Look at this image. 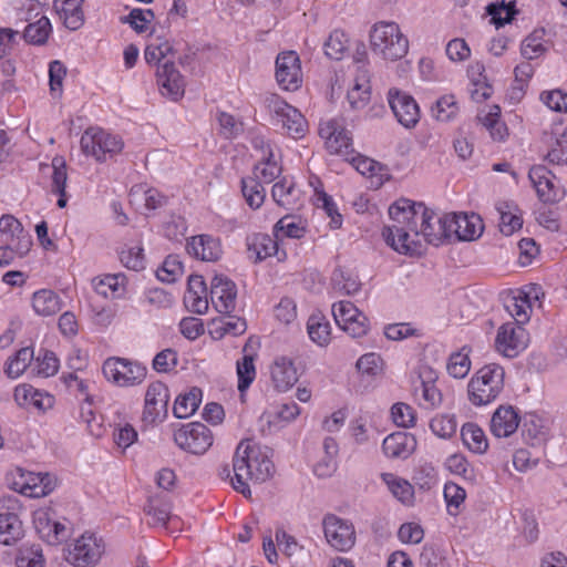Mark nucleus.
Instances as JSON below:
<instances>
[{"mask_svg": "<svg viewBox=\"0 0 567 567\" xmlns=\"http://www.w3.org/2000/svg\"><path fill=\"white\" fill-rule=\"evenodd\" d=\"M391 224L382 230L385 243L396 252L420 256L426 245L439 246L453 235L463 241L475 240L483 234L482 218L472 214L439 215L423 203L406 198L389 207Z\"/></svg>", "mask_w": 567, "mask_h": 567, "instance_id": "nucleus-1", "label": "nucleus"}, {"mask_svg": "<svg viewBox=\"0 0 567 567\" xmlns=\"http://www.w3.org/2000/svg\"><path fill=\"white\" fill-rule=\"evenodd\" d=\"M275 472L271 451L250 440L241 441L234 453L233 464H223L218 468L221 480L229 481L233 488L250 497V482L262 483Z\"/></svg>", "mask_w": 567, "mask_h": 567, "instance_id": "nucleus-2", "label": "nucleus"}, {"mask_svg": "<svg viewBox=\"0 0 567 567\" xmlns=\"http://www.w3.org/2000/svg\"><path fill=\"white\" fill-rule=\"evenodd\" d=\"M371 51L386 61H396L409 52V40L393 21H379L369 33Z\"/></svg>", "mask_w": 567, "mask_h": 567, "instance_id": "nucleus-3", "label": "nucleus"}, {"mask_svg": "<svg viewBox=\"0 0 567 567\" xmlns=\"http://www.w3.org/2000/svg\"><path fill=\"white\" fill-rule=\"evenodd\" d=\"M505 371L496 363L482 367L467 384L468 401L475 406L494 402L504 389Z\"/></svg>", "mask_w": 567, "mask_h": 567, "instance_id": "nucleus-4", "label": "nucleus"}, {"mask_svg": "<svg viewBox=\"0 0 567 567\" xmlns=\"http://www.w3.org/2000/svg\"><path fill=\"white\" fill-rule=\"evenodd\" d=\"M264 104L270 116V123L279 127L284 134L296 140L306 135L308 123L297 107L288 104L277 94L267 95Z\"/></svg>", "mask_w": 567, "mask_h": 567, "instance_id": "nucleus-5", "label": "nucleus"}, {"mask_svg": "<svg viewBox=\"0 0 567 567\" xmlns=\"http://www.w3.org/2000/svg\"><path fill=\"white\" fill-rule=\"evenodd\" d=\"M102 373L115 386L133 388L145 381L147 368L136 360L110 357L102 364Z\"/></svg>", "mask_w": 567, "mask_h": 567, "instance_id": "nucleus-6", "label": "nucleus"}, {"mask_svg": "<svg viewBox=\"0 0 567 567\" xmlns=\"http://www.w3.org/2000/svg\"><path fill=\"white\" fill-rule=\"evenodd\" d=\"M81 151L97 162H105L120 154L124 147L122 138L100 127H89L80 141Z\"/></svg>", "mask_w": 567, "mask_h": 567, "instance_id": "nucleus-7", "label": "nucleus"}, {"mask_svg": "<svg viewBox=\"0 0 567 567\" xmlns=\"http://www.w3.org/2000/svg\"><path fill=\"white\" fill-rule=\"evenodd\" d=\"M105 553V543L95 533L85 532L66 548V560L75 567H94Z\"/></svg>", "mask_w": 567, "mask_h": 567, "instance_id": "nucleus-8", "label": "nucleus"}, {"mask_svg": "<svg viewBox=\"0 0 567 567\" xmlns=\"http://www.w3.org/2000/svg\"><path fill=\"white\" fill-rule=\"evenodd\" d=\"M174 442L187 453L202 455L213 445L214 435L205 424L190 422L174 432Z\"/></svg>", "mask_w": 567, "mask_h": 567, "instance_id": "nucleus-9", "label": "nucleus"}, {"mask_svg": "<svg viewBox=\"0 0 567 567\" xmlns=\"http://www.w3.org/2000/svg\"><path fill=\"white\" fill-rule=\"evenodd\" d=\"M32 517L37 533L49 545H59L69 537L70 528L65 519L61 520L52 507H39Z\"/></svg>", "mask_w": 567, "mask_h": 567, "instance_id": "nucleus-10", "label": "nucleus"}, {"mask_svg": "<svg viewBox=\"0 0 567 567\" xmlns=\"http://www.w3.org/2000/svg\"><path fill=\"white\" fill-rule=\"evenodd\" d=\"M528 177L537 196L544 204H556L565 197L560 181L545 166L537 165L529 169Z\"/></svg>", "mask_w": 567, "mask_h": 567, "instance_id": "nucleus-11", "label": "nucleus"}, {"mask_svg": "<svg viewBox=\"0 0 567 567\" xmlns=\"http://www.w3.org/2000/svg\"><path fill=\"white\" fill-rule=\"evenodd\" d=\"M336 323L353 338L367 334L369 320L351 301L341 300L332 305Z\"/></svg>", "mask_w": 567, "mask_h": 567, "instance_id": "nucleus-12", "label": "nucleus"}, {"mask_svg": "<svg viewBox=\"0 0 567 567\" xmlns=\"http://www.w3.org/2000/svg\"><path fill=\"white\" fill-rule=\"evenodd\" d=\"M319 135L330 154L348 155L352 151V137L342 118L321 121Z\"/></svg>", "mask_w": 567, "mask_h": 567, "instance_id": "nucleus-13", "label": "nucleus"}, {"mask_svg": "<svg viewBox=\"0 0 567 567\" xmlns=\"http://www.w3.org/2000/svg\"><path fill=\"white\" fill-rule=\"evenodd\" d=\"M323 533L328 544L339 551L351 549L355 543V532L351 522L330 514L323 518Z\"/></svg>", "mask_w": 567, "mask_h": 567, "instance_id": "nucleus-14", "label": "nucleus"}, {"mask_svg": "<svg viewBox=\"0 0 567 567\" xmlns=\"http://www.w3.org/2000/svg\"><path fill=\"white\" fill-rule=\"evenodd\" d=\"M168 402L167 385L161 381L150 383L144 398L143 420L146 423L162 422L167 416Z\"/></svg>", "mask_w": 567, "mask_h": 567, "instance_id": "nucleus-15", "label": "nucleus"}, {"mask_svg": "<svg viewBox=\"0 0 567 567\" xmlns=\"http://www.w3.org/2000/svg\"><path fill=\"white\" fill-rule=\"evenodd\" d=\"M276 81L286 91H296L302 84V71L299 55L295 51H285L276 59Z\"/></svg>", "mask_w": 567, "mask_h": 567, "instance_id": "nucleus-16", "label": "nucleus"}, {"mask_svg": "<svg viewBox=\"0 0 567 567\" xmlns=\"http://www.w3.org/2000/svg\"><path fill=\"white\" fill-rule=\"evenodd\" d=\"M527 332L520 324L506 322L497 330L495 347L504 357L515 358L527 347Z\"/></svg>", "mask_w": 567, "mask_h": 567, "instance_id": "nucleus-17", "label": "nucleus"}, {"mask_svg": "<svg viewBox=\"0 0 567 567\" xmlns=\"http://www.w3.org/2000/svg\"><path fill=\"white\" fill-rule=\"evenodd\" d=\"M389 105L398 122L406 127H414L420 121V107L410 94L398 89H390L388 92Z\"/></svg>", "mask_w": 567, "mask_h": 567, "instance_id": "nucleus-18", "label": "nucleus"}, {"mask_svg": "<svg viewBox=\"0 0 567 567\" xmlns=\"http://www.w3.org/2000/svg\"><path fill=\"white\" fill-rule=\"evenodd\" d=\"M300 369L293 358L278 355L269 365L270 380L274 388L279 392H287L299 380Z\"/></svg>", "mask_w": 567, "mask_h": 567, "instance_id": "nucleus-19", "label": "nucleus"}, {"mask_svg": "<svg viewBox=\"0 0 567 567\" xmlns=\"http://www.w3.org/2000/svg\"><path fill=\"white\" fill-rule=\"evenodd\" d=\"M0 243L14 245L19 256L23 257L32 246V238L14 216L3 215L0 218Z\"/></svg>", "mask_w": 567, "mask_h": 567, "instance_id": "nucleus-20", "label": "nucleus"}, {"mask_svg": "<svg viewBox=\"0 0 567 567\" xmlns=\"http://www.w3.org/2000/svg\"><path fill=\"white\" fill-rule=\"evenodd\" d=\"M237 289L234 281L216 275L210 282V301L220 313H230L236 308Z\"/></svg>", "mask_w": 567, "mask_h": 567, "instance_id": "nucleus-21", "label": "nucleus"}, {"mask_svg": "<svg viewBox=\"0 0 567 567\" xmlns=\"http://www.w3.org/2000/svg\"><path fill=\"white\" fill-rule=\"evenodd\" d=\"M16 403L23 409H34L45 412L53 408L55 399L47 391L39 390L31 384H19L13 392Z\"/></svg>", "mask_w": 567, "mask_h": 567, "instance_id": "nucleus-22", "label": "nucleus"}, {"mask_svg": "<svg viewBox=\"0 0 567 567\" xmlns=\"http://www.w3.org/2000/svg\"><path fill=\"white\" fill-rule=\"evenodd\" d=\"M157 85L163 95L173 101L179 100L185 92V81L174 63L166 61L157 69Z\"/></svg>", "mask_w": 567, "mask_h": 567, "instance_id": "nucleus-23", "label": "nucleus"}, {"mask_svg": "<svg viewBox=\"0 0 567 567\" xmlns=\"http://www.w3.org/2000/svg\"><path fill=\"white\" fill-rule=\"evenodd\" d=\"M520 423L518 411L512 405H499L493 413L489 422L491 433L497 437H509Z\"/></svg>", "mask_w": 567, "mask_h": 567, "instance_id": "nucleus-24", "label": "nucleus"}, {"mask_svg": "<svg viewBox=\"0 0 567 567\" xmlns=\"http://www.w3.org/2000/svg\"><path fill=\"white\" fill-rule=\"evenodd\" d=\"M187 252L202 261H217L223 255L219 238L212 235H197L188 239Z\"/></svg>", "mask_w": 567, "mask_h": 567, "instance_id": "nucleus-25", "label": "nucleus"}, {"mask_svg": "<svg viewBox=\"0 0 567 567\" xmlns=\"http://www.w3.org/2000/svg\"><path fill=\"white\" fill-rule=\"evenodd\" d=\"M184 303L190 312L197 315H204L208 310V293L202 276L193 275L188 278Z\"/></svg>", "mask_w": 567, "mask_h": 567, "instance_id": "nucleus-26", "label": "nucleus"}, {"mask_svg": "<svg viewBox=\"0 0 567 567\" xmlns=\"http://www.w3.org/2000/svg\"><path fill=\"white\" fill-rule=\"evenodd\" d=\"M247 258L260 262L278 254V241L267 234H252L246 238Z\"/></svg>", "mask_w": 567, "mask_h": 567, "instance_id": "nucleus-27", "label": "nucleus"}, {"mask_svg": "<svg viewBox=\"0 0 567 567\" xmlns=\"http://www.w3.org/2000/svg\"><path fill=\"white\" fill-rule=\"evenodd\" d=\"M416 447L414 435L406 432H395L388 435L382 443L385 456L391 458H406Z\"/></svg>", "mask_w": 567, "mask_h": 567, "instance_id": "nucleus-28", "label": "nucleus"}, {"mask_svg": "<svg viewBox=\"0 0 567 567\" xmlns=\"http://www.w3.org/2000/svg\"><path fill=\"white\" fill-rule=\"evenodd\" d=\"M300 189L292 178L284 176L271 188V196L278 206L286 209H296L300 204Z\"/></svg>", "mask_w": 567, "mask_h": 567, "instance_id": "nucleus-29", "label": "nucleus"}, {"mask_svg": "<svg viewBox=\"0 0 567 567\" xmlns=\"http://www.w3.org/2000/svg\"><path fill=\"white\" fill-rule=\"evenodd\" d=\"M96 293L107 299H121L126 293L127 278L124 274H109L93 280Z\"/></svg>", "mask_w": 567, "mask_h": 567, "instance_id": "nucleus-30", "label": "nucleus"}, {"mask_svg": "<svg viewBox=\"0 0 567 567\" xmlns=\"http://www.w3.org/2000/svg\"><path fill=\"white\" fill-rule=\"evenodd\" d=\"M23 477L20 493L24 496L38 498L50 494L54 489V480L48 473H29Z\"/></svg>", "mask_w": 567, "mask_h": 567, "instance_id": "nucleus-31", "label": "nucleus"}, {"mask_svg": "<svg viewBox=\"0 0 567 567\" xmlns=\"http://www.w3.org/2000/svg\"><path fill=\"white\" fill-rule=\"evenodd\" d=\"M82 2L83 0H54L53 2L55 12L70 30H78L83 24Z\"/></svg>", "mask_w": 567, "mask_h": 567, "instance_id": "nucleus-32", "label": "nucleus"}, {"mask_svg": "<svg viewBox=\"0 0 567 567\" xmlns=\"http://www.w3.org/2000/svg\"><path fill=\"white\" fill-rule=\"evenodd\" d=\"M62 299L51 289H40L32 295V309L38 316L50 317L62 309Z\"/></svg>", "mask_w": 567, "mask_h": 567, "instance_id": "nucleus-33", "label": "nucleus"}, {"mask_svg": "<svg viewBox=\"0 0 567 567\" xmlns=\"http://www.w3.org/2000/svg\"><path fill=\"white\" fill-rule=\"evenodd\" d=\"M282 172V166L279 162V156L275 151H267V156H259L257 164L254 167V178L257 181L269 184L275 182Z\"/></svg>", "mask_w": 567, "mask_h": 567, "instance_id": "nucleus-34", "label": "nucleus"}, {"mask_svg": "<svg viewBox=\"0 0 567 567\" xmlns=\"http://www.w3.org/2000/svg\"><path fill=\"white\" fill-rule=\"evenodd\" d=\"M546 143L548 162L557 165L567 163V131L561 127L554 128L547 136Z\"/></svg>", "mask_w": 567, "mask_h": 567, "instance_id": "nucleus-35", "label": "nucleus"}, {"mask_svg": "<svg viewBox=\"0 0 567 567\" xmlns=\"http://www.w3.org/2000/svg\"><path fill=\"white\" fill-rule=\"evenodd\" d=\"M24 535L23 524L14 513L0 514V544L4 546L14 545Z\"/></svg>", "mask_w": 567, "mask_h": 567, "instance_id": "nucleus-36", "label": "nucleus"}, {"mask_svg": "<svg viewBox=\"0 0 567 567\" xmlns=\"http://www.w3.org/2000/svg\"><path fill=\"white\" fill-rule=\"evenodd\" d=\"M147 516H150L148 524L155 527L176 528L179 524V517L171 514V505L168 503H156L150 501L145 507Z\"/></svg>", "mask_w": 567, "mask_h": 567, "instance_id": "nucleus-37", "label": "nucleus"}, {"mask_svg": "<svg viewBox=\"0 0 567 567\" xmlns=\"http://www.w3.org/2000/svg\"><path fill=\"white\" fill-rule=\"evenodd\" d=\"M382 482L386 485L389 492L399 502L404 505H411L414 499V488L409 481L393 473H382Z\"/></svg>", "mask_w": 567, "mask_h": 567, "instance_id": "nucleus-38", "label": "nucleus"}, {"mask_svg": "<svg viewBox=\"0 0 567 567\" xmlns=\"http://www.w3.org/2000/svg\"><path fill=\"white\" fill-rule=\"evenodd\" d=\"M461 436L464 445L475 454H484L488 449L485 432L475 423H465L461 429Z\"/></svg>", "mask_w": 567, "mask_h": 567, "instance_id": "nucleus-39", "label": "nucleus"}, {"mask_svg": "<svg viewBox=\"0 0 567 567\" xmlns=\"http://www.w3.org/2000/svg\"><path fill=\"white\" fill-rule=\"evenodd\" d=\"M347 99L353 111H361L368 105L371 99V87L365 72L355 78L353 85L348 91Z\"/></svg>", "mask_w": 567, "mask_h": 567, "instance_id": "nucleus-40", "label": "nucleus"}, {"mask_svg": "<svg viewBox=\"0 0 567 567\" xmlns=\"http://www.w3.org/2000/svg\"><path fill=\"white\" fill-rule=\"evenodd\" d=\"M333 289L342 295H354L361 289L358 275L349 268L338 267L331 276Z\"/></svg>", "mask_w": 567, "mask_h": 567, "instance_id": "nucleus-41", "label": "nucleus"}, {"mask_svg": "<svg viewBox=\"0 0 567 567\" xmlns=\"http://www.w3.org/2000/svg\"><path fill=\"white\" fill-rule=\"evenodd\" d=\"M496 209L499 214V230L504 235L509 236L522 227L523 220L514 203L499 202L496 205Z\"/></svg>", "mask_w": 567, "mask_h": 567, "instance_id": "nucleus-42", "label": "nucleus"}, {"mask_svg": "<svg viewBox=\"0 0 567 567\" xmlns=\"http://www.w3.org/2000/svg\"><path fill=\"white\" fill-rule=\"evenodd\" d=\"M309 338L319 347H327L331 341V326L324 316L313 313L307 322Z\"/></svg>", "mask_w": 567, "mask_h": 567, "instance_id": "nucleus-43", "label": "nucleus"}, {"mask_svg": "<svg viewBox=\"0 0 567 567\" xmlns=\"http://www.w3.org/2000/svg\"><path fill=\"white\" fill-rule=\"evenodd\" d=\"M202 391L198 388H192L187 393L179 394L174 403L173 413L177 419H187L192 416L202 402Z\"/></svg>", "mask_w": 567, "mask_h": 567, "instance_id": "nucleus-44", "label": "nucleus"}, {"mask_svg": "<svg viewBox=\"0 0 567 567\" xmlns=\"http://www.w3.org/2000/svg\"><path fill=\"white\" fill-rule=\"evenodd\" d=\"M523 436L532 444H540L546 440L547 427L542 417L536 414H528L522 426Z\"/></svg>", "mask_w": 567, "mask_h": 567, "instance_id": "nucleus-45", "label": "nucleus"}, {"mask_svg": "<svg viewBox=\"0 0 567 567\" xmlns=\"http://www.w3.org/2000/svg\"><path fill=\"white\" fill-rule=\"evenodd\" d=\"M305 234L306 228L302 221L292 216L280 218L274 227V235L277 241L284 238L299 239L303 237Z\"/></svg>", "mask_w": 567, "mask_h": 567, "instance_id": "nucleus-46", "label": "nucleus"}, {"mask_svg": "<svg viewBox=\"0 0 567 567\" xmlns=\"http://www.w3.org/2000/svg\"><path fill=\"white\" fill-rule=\"evenodd\" d=\"M460 111L458 103L453 94H445L439 97L431 107L432 116L440 122L454 120Z\"/></svg>", "mask_w": 567, "mask_h": 567, "instance_id": "nucleus-47", "label": "nucleus"}, {"mask_svg": "<svg viewBox=\"0 0 567 567\" xmlns=\"http://www.w3.org/2000/svg\"><path fill=\"white\" fill-rule=\"evenodd\" d=\"M355 367L362 378L377 379L383 374L384 362L380 354L369 352L358 359Z\"/></svg>", "mask_w": 567, "mask_h": 567, "instance_id": "nucleus-48", "label": "nucleus"}, {"mask_svg": "<svg viewBox=\"0 0 567 567\" xmlns=\"http://www.w3.org/2000/svg\"><path fill=\"white\" fill-rule=\"evenodd\" d=\"M236 372L238 378V391L244 393L256 379L255 357L252 354H244L236 362Z\"/></svg>", "mask_w": 567, "mask_h": 567, "instance_id": "nucleus-49", "label": "nucleus"}, {"mask_svg": "<svg viewBox=\"0 0 567 567\" xmlns=\"http://www.w3.org/2000/svg\"><path fill=\"white\" fill-rule=\"evenodd\" d=\"M241 192L246 203L252 209L259 208L265 202L266 190L261 182L254 177L241 179Z\"/></svg>", "mask_w": 567, "mask_h": 567, "instance_id": "nucleus-50", "label": "nucleus"}, {"mask_svg": "<svg viewBox=\"0 0 567 567\" xmlns=\"http://www.w3.org/2000/svg\"><path fill=\"white\" fill-rule=\"evenodd\" d=\"M52 27L49 18L42 16L33 23H29L23 32V38L27 42L32 44H43L47 42Z\"/></svg>", "mask_w": 567, "mask_h": 567, "instance_id": "nucleus-51", "label": "nucleus"}, {"mask_svg": "<svg viewBox=\"0 0 567 567\" xmlns=\"http://www.w3.org/2000/svg\"><path fill=\"white\" fill-rule=\"evenodd\" d=\"M33 360V350L31 348H22L8 359L6 372L8 377L19 378L30 365Z\"/></svg>", "mask_w": 567, "mask_h": 567, "instance_id": "nucleus-52", "label": "nucleus"}, {"mask_svg": "<svg viewBox=\"0 0 567 567\" xmlns=\"http://www.w3.org/2000/svg\"><path fill=\"white\" fill-rule=\"evenodd\" d=\"M184 272V267L178 256L169 255L165 258L162 266L156 270V277L162 282L173 284L178 280Z\"/></svg>", "mask_w": 567, "mask_h": 567, "instance_id": "nucleus-53", "label": "nucleus"}, {"mask_svg": "<svg viewBox=\"0 0 567 567\" xmlns=\"http://www.w3.org/2000/svg\"><path fill=\"white\" fill-rule=\"evenodd\" d=\"M432 433L440 439L452 437L457 430V421L453 414H437L430 421Z\"/></svg>", "mask_w": 567, "mask_h": 567, "instance_id": "nucleus-54", "label": "nucleus"}, {"mask_svg": "<svg viewBox=\"0 0 567 567\" xmlns=\"http://www.w3.org/2000/svg\"><path fill=\"white\" fill-rule=\"evenodd\" d=\"M446 370L455 379L465 378L471 370L468 351L463 348L461 351L452 353L449 358Z\"/></svg>", "mask_w": 567, "mask_h": 567, "instance_id": "nucleus-55", "label": "nucleus"}, {"mask_svg": "<svg viewBox=\"0 0 567 567\" xmlns=\"http://www.w3.org/2000/svg\"><path fill=\"white\" fill-rule=\"evenodd\" d=\"M313 203L317 208H322L326 214L331 218L330 226L334 229L339 228L342 224L341 215L338 213L337 205L331 196L323 190L315 189Z\"/></svg>", "mask_w": 567, "mask_h": 567, "instance_id": "nucleus-56", "label": "nucleus"}, {"mask_svg": "<svg viewBox=\"0 0 567 567\" xmlns=\"http://www.w3.org/2000/svg\"><path fill=\"white\" fill-rule=\"evenodd\" d=\"M544 31H534L527 38L524 39L520 47V53L523 58L527 60L537 59L546 51L543 41Z\"/></svg>", "mask_w": 567, "mask_h": 567, "instance_id": "nucleus-57", "label": "nucleus"}, {"mask_svg": "<svg viewBox=\"0 0 567 567\" xmlns=\"http://www.w3.org/2000/svg\"><path fill=\"white\" fill-rule=\"evenodd\" d=\"M51 192L61 193L62 190H66L68 166L65 159L62 156H54L51 162Z\"/></svg>", "mask_w": 567, "mask_h": 567, "instance_id": "nucleus-58", "label": "nucleus"}, {"mask_svg": "<svg viewBox=\"0 0 567 567\" xmlns=\"http://www.w3.org/2000/svg\"><path fill=\"white\" fill-rule=\"evenodd\" d=\"M120 260L127 269L140 271L145 268L143 248L140 245L124 246L120 251Z\"/></svg>", "mask_w": 567, "mask_h": 567, "instance_id": "nucleus-59", "label": "nucleus"}, {"mask_svg": "<svg viewBox=\"0 0 567 567\" xmlns=\"http://www.w3.org/2000/svg\"><path fill=\"white\" fill-rule=\"evenodd\" d=\"M172 44L167 40L157 38L145 48L144 59L148 64H158L172 53Z\"/></svg>", "mask_w": 567, "mask_h": 567, "instance_id": "nucleus-60", "label": "nucleus"}, {"mask_svg": "<svg viewBox=\"0 0 567 567\" xmlns=\"http://www.w3.org/2000/svg\"><path fill=\"white\" fill-rule=\"evenodd\" d=\"M391 416L393 422L401 427L410 429L415 425L416 413L415 410L406 403H395L391 408Z\"/></svg>", "mask_w": 567, "mask_h": 567, "instance_id": "nucleus-61", "label": "nucleus"}, {"mask_svg": "<svg viewBox=\"0 0 567 567\" xmlns=\"http://www.w3.org/2000/svg\"><path fill=\"white\" fill-rule=\"evenodd\" d=\"M348 48V38L341 31H333L324 43L326 54L333 60H340Z\"/></svg>", "mask_w": 567, "mask_h": 567, "instance_id": "nucleus-62", "label": "nucleus"}, {"mask_svg": "<svg viewBox=\"0 0 567 567\" xmlns=\"http://www.w3.org/2000/svg\"><path fill=\"white\" fill-rule=\"evenodd\" d=\"M506 309L517 324H523L529 320L530 307L518 296L517 291L507 299Z\"/></svg>", "mask_w": 567, "mask_h": 567, "instance_id": "nucleus-63", "label": "nucleus"}, {"mask_svg": "<svg viewBox=\"0 0 567 567\" xmlns=\"http://www.w3.org/2000/svg\"><path fill=\"white\" fill-rule=\"evenodd\" d=\"M66 75L65 65L59 61H51L49 64V85L50 91L54 96H60L62 93L63 80Z\"/></svg>", "mask_w": 567, "mask_h": 567, "instance_id": "nucleus-64", "label": "nucleus"}]
</instances>
